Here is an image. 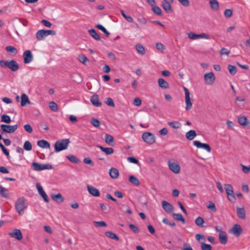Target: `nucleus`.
I'll use <instances>...</instances> for the list:
<instances>
[{"instance_id": "f257e3e1", "label": "nucleus", "mask_w": 250, "mask_h": 250, "mask_svg": "<svg viewBox=\"0 0 250 250\" xmlns=\"http://www.w3.org/2000/svg\"><path fill=\"white\" fill-rule=\"evenodd\" d=\"M28 203L24 197H21L17 199L15 204V209L20 215L24 213V210L28 207Z\"/></svg>"}, {"instance_id": "f03ea898", "label": "nucleus", "mask_w": 250, "mask_h": 250, "mask_svg": "<svg viewBox=\"0 0 250 250\" xmlns=\"http://www.w3.org/2000/svg\"><path fill=\"white\" fill-rule=\"evenodd\" d=\"M70 143L69 139H60L56 142L54 145L55 151L56 152L66 149Z\"/></svg>"}, {"instance_id": "7ed1b4c3", "label": "nucleus", "mask_w": 250, "mask_h": 250, "mask_svg": "<svg viewBox=\"0 0 250 250\" xmlns=\"http://www.w3.org/2000/svg\"><path fill=\"white\" fill-rule=\"evenodd\" d=\"M0 65L2 67H7L13 71H16L19 68V65L14 60L5 61L3 60H0Z\"/></svg>"}, {"instance_id": "20e7f679", "label": "nucleus", "mask_w": 250, "mask_h": 250, "mask_svg": "<svg viewBox=\"0 0 250 250\" xmlns=\"http://www.w3.org/2000/svg\"><path fill=\"white\" fill-rule=\"evenodd\" d=\"M56 31L53 30H40L36 33V38L38 40H42L45 37L49 35H55Z\"/></svg>"}, {"instance_id": "39448f33", "label": "nucleus", "mask_w": 250, "mask_h": 250, "mask_svg": "<svg viewBox=\"0 0 250 250\" xmlns=\"http://www.w3.org/2000/svg\"><path fill=\"white\" fill-rule=\"evenodd\" d=\"M17 128V125H11L5 124H1L0 125V132L1 133V134H3L4 132L8 133H12L15 132Z\"/></svg>"}, {"instance_id": "423d86ee", "label": "nucleus", "mask_w": 250, "mask_h": 250, "mask_svg": "<svg viewBox=\"0 0 250 250\" xmlns=\"http://www.w3.org/2000/svg\"><path fill=\"white\" fill-rule=\"evenodd\" d=\"M142 138L143 141L148 145H152L155 143L156 139L154 135L149 132L143 133Z\"/></svg>"}, {"instance_id": "0eeeda50", "label": "nucleus", "mask_w": 250, "mask_h": 250, "mask_svg": "<svg viewBox=\"0 0 250 250\" xmlns=\"http://www.w3.org/2000/svg\"><path fill=\"white\" fill-rule=\"evenodd\" d=\"M224 187L228 199L230 202H234L236 200V197L232 186L230 184H225Z\"/></svg>"}, {"instance_id": "6e6552de", "label": "nucleus", "mask_w": 250, "mask_h": 250, "mask_svg": "<svg viewBox=\"0 0 250 250\" xmlns=\"http://www.w3.org/2000/svg\"><path fill=\"white\" fill-rule=\"evenodd\" d=\"M188 37L191 40H196L199 39H209V36L206 33L197 34L193 32H190L188 33Z\"/></svg>"}, {"instance_id": "1a4fd4ad", "label": "nucleus", "mask_w": 250, "mask_h": 250, "mask_svg": "<svg viewBox=\"0 0 250 250\" xmlns=\"http://www.w3.org/2000/svg\"><path fill=\"white\" fill-rule=\"evenodd\" d=\"M23 58L25 63H29L33 59V56L29 50H25L23 53Z\"/></svg>"}, {"instance_id": "9d476101", "label": "nucleus", "mask_w": 250, "mask_h": 250, "mask_svg": "<svg viewBox=\"0 0 250 250\" xmlns=\"http://www.w3.org/2000/svg\"><path fill=\"white\" fill-rule=\"evenodd\" d=\"M204 79L207 84L211 85L214 82L215 77L212 72H209L204 75Z\"/></svg>"}, {"instance_id": "9b49d317", "label": "nucleus", "mask_w": 250, "mask_h": 250, "mask_svg": "<svg viewBox=\"0 0 250 250\" xmlns=\"http://www.w3.org/2000/svg\"><path fill=\"white\" fill-rule=\"evenodd\" d=\"M193 145L197 148H202L208 152L211 151V147L208 144H203L199 141H194L193 142Z\"/></svg>"}, {"instance_id": "f8f14e48", "label": "nucleus", "mask_w": 250, "mask_h": 250, "mask_svg": "<svg viewBox=\"0 0 250 250\" xmlns=\"http://www.w3.org/2000/svg\"><path fill=\"white\" fill-rule=\"evenodd\" d=\"M36 187L38 189V192L41 195V196L43 198L44 201L46 203L48 202L49 201L48 197L46 195L45 191H44L42 187L41 186V185L39 183H37Z\"/></svg>"}, {"instance_id": "ddd939ff", "label": "nucleus", "mask_w": 250, "mask_h": 250, "mask_svg": "<svg viewBox=\"0 0 250 250\" xmlns=\"http://www.w3.org/2000/svg\"><path fill=\"white\" fill-rule=\"evenodd\" d=\"M230 232L236 236H239L242 233L243 230L240 225L235 224L230 229Z\"/></svg>"}, {"instance_id": "4468645a", "label": "nucleus", "mask_w": 250, "mask_h": 250, "mask_svg": "<svg viewBox=\"0 0 250 250\" xmlns=\"http://www.w3.org/2000/svg\"><path fill=\"white\" fill-rule=\"evenodd\" d=\"M169 168L174 173L178 174L180 171V167L179 165L174 162H168Z\"/></svg>"}, {"instance_id": "2eb2a0df", "label": "nucleus", "mask_w": 250, "mask_h": 250, "mask_svg": "<svg viewBox=\"0 0 250 250\" xmlns=\"http://www.w3.org/2000/svg\"><path fill=\"white\" fill-rule=\"evenodd\" d=\"M162 206L164 209L168 213H169L174 210V208L173 206L167 201H162Z\"/></svg>"}, {"instance_id": "dca6fc26", "label": "nucleus", "mask_w": 250, "mask_h": 250, "mask_svg": "<svg viewBox=\"0 0 250 250\" xmlns=\"http://www.w3.org/2000/svg\"><path fill=\"white\" fill-rule=\"evenodd\" d=\"M238 122L240 125L250 128V122L246 117L243 116H239L238 117Z\"/></svg>"}, {"instance_id": "f3484780", "label": "nucleus", "mask_w": 250, "mask_h": 250, "mask_svg": "<svg viewBox=\"0 0 250 250\" xmlns=\"http://www.w3.org/2000/svg\"><path fill=\"white\" fill-rule=\"evenodd\" d=\"M87 189L89 194L94 197H99L100 195L99 190L92 186L88 185Z\"/></svg>"}, {"instance_id": "a211bd4d", "label": "nucleus", "mask_w": 250, "mask_h": 250, "mask_svg": "<svg viewBox=\"0 0 250 250\" xmlns=\"http://www.w3.org/2000/svg\"><path fill=\"white\" fill-rule=\"evenodd\" d=\"M9 235L12 238L17 239L18 240H21L22 238V235L21 230L19 229H15L13 232H10Z\"/></svg>"}, {"instance_id": "6ab92c4d", "label": "nucleus", "mask_w": 250, "mask_h": 250, "mask_svg": "<svg viewBox=\"0 0 250 250\" xmlns=\"http://www.w3.org/2000/svg\"><path fill=\"white\" fill-rule=\"evenodd\" d=\"M236 212L239 218L241 219H246V211L244 208H237Z\"/></svg>"}, {"instance_id": "aec40b11", "label": "nucleus", "mask_w": 250, "mask_h": 250, "mask_svg": "<svg viewBox=\"0 0 250 250\" xmlns=\"http://www.w3.org/2000/svg\"><path fill=\"white\" fill-rule=\"evenodd\" d=\"M219 240L220 243L222 245H225L227 243L228 237L226 232H222L219 234Z\"/></svg>"}, {"instance_id": "412c9836", "label": "nucleus", "mask_w": 250, "mask_h": 250, "mask_svg": "<svg viewBox=\"0 0 250 250\" xmlns=\"http://www.w3.org/2000/svg\"><path fill=\"white\" fill-rule=\"evenodd\" d=\"M90 101L96 106L99 107L102 105V103L99 101L98 96L96 94L93 95L91 97Z\"/></svg>"}, {"instance_id": "4be33fe9", "label": "nucleus", "mask_w": 250, "mask_h": 250, "mask_svg": "<svg viewBox=\"0 0 250 250\" xmlns=\"http://www.w3.org/2000/svg\"><path fill=\"white\" fill-rule=\"evenodd\" d=\"M172 2H163L161 6L166 11V12L169 13L172 11L171 3Z\"/></svg>"}, {"instance_id": "5701e85b", "label": "nucleus", "mask_w": 250, "mask_h": 250, "mask_svg": "<svg viewBox=\"0 0 250 250\" xmlns=\"http://www.w3.org/2000/svg\"><path fill=\"white\" fill-rule=\"evenodd\" d=\"M159 86L162 89H168L169 88L168 83L163 78H160L158 80Z\"/></svg>"}, {"instance_id": "b1692460", "label": "nucleus", "mask_w": 250, "mask_h": 250, "mask_svg": "<svg viewBox=\"0 0 250 250\" xmlns=\"http://www.w3.org/2000/svg\"><path fill=\"white\" fill-rule=\"evenodd\" d=\"M37 145L43 148H50V144L45 140H39L37 142Z\"/></svg>"}, {"instance_id": "393cba45", "label": "nucleus", "mask_w": 250, "mask_h": 250, "mask_svg": "<svg viewBox=\"0 0 250 250\" xmlns=\"http://www.w3.org/2000/svg\"><path fill=\"white\" fill-rule=\"evenodd\" d=\"M109 174L110 176L112 179H116L118 178V177L119 176V172L117 168H114V167H111L109 169Z\"/></svg>"}, {"instance_id": "a878e982", "label": "nucleus", "mask_w": 250, "mask_h": 250, "mask_svg": "<svg viewBox=\"0 0 250 250\" xmlns=\"http://www.w3.org/2000/svg\"><path fill=\"white\" fill-rule=\"evenodd\" d=\"M30 101H29L28 96L24 93H23L21 96V104L22 106L26 105L27 104H30Z\"/></svg>"}, {"instance_id": "bb28decb", "label": "nucleus", "mask_w": 250, "mask_h": 250, "mask_svg": "<svg viewBox=\"0 0 250 250\" xmlns=\"http://www.w3.org/2000/svg\"><path fill=\"white\" fill-rule=\"evenodd\" d=\"M52 199L58 203H62L63 202V198L61 193L52 194L51 195Z\"/></svg>"}, {"instance_id": "cd10ccee", "label": "nucleus", "mask_w": 250, "mask_h": 250, "mask_svg": "<svg viewBox=\"0 0 250 250\" xmlns=\"http://www.w3.org/2000/svg\"><path fill=\"white\" fill-rule=\"evenodd\" d=\"M98 147L106 155H110L114 152V149L112 147H104L101 146H98Z\"/></svg>"}, {"instance_id": "c85d7f7f", "label": "nucleus", "mask_w": 250, "mask_h": 250, "mask_svg": "<svg viewBox=\"0 0 250 250\" xmlns=\"http://www.w3.org/2000/svg\"><path fill=\"white\" fill-rule=\"evenodd\" d=\"M89 35L95 40L99 41L101 40V37L97 34L96 30L94 29H90L88 31Z\"/></svg>"}, {"instance_id": "c756f323", "label": "nucleus", "mask_w": 250, "mask_h": 250, "mask_svg": "<svg viewBox=\"0 0 250 250\" xmlns=\"http://www.w3.org/2000/svg\"><path fill=\"white\" fill-rule=\"evenodd\" d=\"M196 136V133L194 130H190L186 134V137L188 140H192Z\"/></svg>"}, {"instance_id": "7c9ffc66", "label": "nucleus", "mask_w": 250, "mask_h": 250, "mask_svg": "<svg viewBox=\"0 0 250 250\" xmlns=\"http://www.w3.org/2000/svg\"><path fill=\"white\" fill-rule=\"evenodd\" d=\"M0 195L1 197L8 198L9 197V192L7 189L4 188L0 185Z\"/></svg>"}, {"instance_id": "2f4dec72", "label": "nucleus", "mask_w": 250, "mask_h": 250, "mask_svg": "<svg viewBox=\"0 0 250 250\" xmlns=\"http://www.w3.org/2000/svg\"><path fill=\"white\" fill-rule=\"evenodd\" d=\"M185 103L186 104V110H189L192 106V103L191 101L190 95L185 96Z\"/></svg>"}, {"instance_id": "473e14b6", "label": "nucleus", "mask_w": 250, "mask_h": 250, "mask_svg": "<svg viewBox=\"0 0 250 250\" xmlns=\"http://www.w3.org/2000/svg\"><path fill=\"white\" fill-rule=\"evenodd\" d=\"M209 4L211 8L214 11H216L219 9V3L216 0H210Z\"/></svg>"}, {"instance_id": "72a5a7b5", "label": "nucleus", "mask_w": 250, "mask_h": 250, "mask_svg": "<svg viewBox=\"0 0 250 250\" xmlns=\"http://www.w3.org/2000/svg\"><path fill=\"white\" fill-rule=\"evenodd\" d=\"M66 157L68 160L72 163L78 164L80 162V160L74 155L69 154Z\"/></svg>"}, {"instance_id": "f704fd0d", "label": "nucleus", "mask_w": 250, "mask_h": 250, "mask_svg": "<svg viewBox=\"0 0 250 250\" xmlns=\"http://www.w3.org/2000/svg\"><path fill=\"white\" fill-rule=\"evenodd\" d=\"M129 181L136 186H138L140 185L139 179L135 176L131 175L129 177Z\"/></svg>"}, {"instance_id": "c9c22d12", "label": "nucleus", "mask_w": 250, "mask_h": 250, "mask_svg": "<svg viewBox=\"0 0 250 250\" xmlns=\"http://www.w3.org/2000/svg\"><path fill=\"white\" fill-rule=\"evenodd\" d=\"M42 164L37 162H33L31 165V168L35 171H42Z\"/></svg>"}, {"instance_id": "e433bc0d", "label": "nucleus", "mask_w": 250, "mask_h": 250, "mask_svg": "<svg viewBox=\"0 0 250 250\" xmlns=\"http://www.w3.org/2000/svg\"><path fill=\"white\" fill-rule=\"evenodd\" d=\"M172 215L177 221H181L182 224L185 223V219L181 214L173 213Z\"/></svg>"}, {"instance_id": "4c0bfd02", "label": "nucleus", "mask_w": 250, "mask_h": 250, "mask_svg": "<svg viewBox=\"0 0 250 250\" xmlns=\"http://www.w3.org/2000/svg\"><path fill=\"white\" fill-rule=\"evenodd\" d=\"M135 47H136L137 52L139 54H140L142 55H143L145 54L146 51H145V48L141 44H136Z\"/></svg>"}, {"instance_id": "58836bf2", "label": "nucleus", "mask_w": 250, "mask_h": 250, "mask_svg": "<svg viewBox=\"0 0 250 250\" xmlns=\"http://www.w3.org/2000/svg\"><path fill=\"white\" fill-rule=\"evenodd\" d=\"M106 236L111 239H114L116 240H119V238L118 236L114 232L111 231H106L105 233Z\"/></svg>"}, {"instance_id": "ea45409f", "label": "nucleus", "mask_w": 250, "mask_h": 250, "mask_svg": "<svg viewBox=\"0 0 250 250\" xmlns=\"http://www.w3.org/2000/svg\"><path fill=\"white\" fill-rule=\"evenodd\" d=\"M78 60L83 64H86V62L88 61L87 57L83 54L79 55Z\"/></svg>"}, {"instance_id": "a19ab883", "label": "nucleus", "mask_w": 250, "mask_h": 250, "mask_svg": "<svg viewBox=\"0 0 250 250\" xmlns=\"http://www.w3.org/2000/svg\"><path fill=\"white\" fill-rule=\"evenodd\" d=\"M0 121L9 124L11 122V120L9 116L6 114H3L1 117Z\"/></svg>"}, {"instance_id": "79ce46f5", "label": "nucleus", "mask_w": 250, "mask_h": 250, "mask_svg": "<svg viewBox=\"0 0 250 250\" xmlns=\"http://www.w3.org/2000/svg\"><path fill=\"white\" fill-rule=\"evenodd\" d=\"M204 222L205 221L203 218L200 216L198 217L195 220V224L200 227H203V224Z\"/></svg>"}, {"instance_id": "37998d69", "label": "nucleus", "mask_w": 250, "mask_h": 250, "mask_svg": "<svg viewBox=\"0 0 250 250\" xmlns=\"http://www.w3.org/2000/svg\"><path fill=\"white\" fill-rule=\"evenodd\" d=\"M105 142L106 143L108 144H110L113 142L114 141V138L110 134H105V137H104Z\"/></svg>"}, {"instance_id": "c03bdc74", "label": "nucleus", "mask_w": 250, "mask_h": 250, "mask_svg": "<svg viewBox=\"0 0 250 250\" xmlns=\"http://www.w3.org/2000/svg\"><path fill=\"white\" fill-rule=\"evenodd\" d=\"M49 106L50 108L53 111L56 112L58 110L57 104L54 102H50L49 103Z\"/></svg>"}, {"instance_id": "a18cd8bd", "label": "nucleus", "mask_w": 250, "mask_h": 250, "mask_svg": "<svg viewBox=\"0 0 250 250\" xmlns=\"http://www.w3.org/2000/svg\"><path fill=\"white\" fill-rule=\"evenodd\" d=\"M152 10L153 12L157 15H162V10L161 8L154 5L153 6L151 7Z\"/></svg>"}, {"instance_id": "49530a36", "label": "nucleus", "mask_w": 250, "mask_h": 250, "mask_svg": "<svg viewBox=\"0 0 250 250\" xmlns=\"http://www.w3.org/2000/svg\"><path fill=\"white\" fill-rule=\"evenodd\" d=\"M228 69L230 74L234 75L237 72V68L234 65L229 64L228 65Z\"/></svg>"}, {"instance_id": "de8ad7c7", "label": "nucleus", "mask_w": 250, "mask_h": 250, "mask_svg": "<svg viewBox=\"0 0 250 250\" xmlns=\"http://www.w3.org/2000/svg\"><path fill=\"white\" fill-rule=\"evenodd\" d=\"M96 27L99 29V30H101L103 32H104L106 36L108 37L110 35V33L107 31V30L101 24H97L96 25Z\"/></svg>"}, {"instance_id": "09e8293b", "label": "nucleus", "mask_w": 250, "mask_h": 250, "mask_svg": "<svg viewBox=\"0 0 250 250\" xmlns=\"http://www.w3.org/2000/svg\"><path fill=\"white\" fill-rule=\"evenodd\" d=\"M129 227L130 229L135 234H138L140 232L139 229L135 225L133 224H130L129 225Z\"/></svg>"}, {"instance_id": "8fccbe9b", "label": "nucleus", "mask_w": 250, "mask_h": 250, "mask_svg": "<svg viewBox=\"0 0 250 250\" xmlns=\"http://www.w3.org/2000/svg\"><path fill=\"white\" fill-rule=\"evenodd\" d=\"M23 148L26 151L31 150L32 148L31 143L28 141H25L23 145Z\"/></svg>"}, {"instance_id": "3c124183", "label": "nucleus", "mask_w": 250, "mask_h": 250, "mask_svg": "<svg viewBox=\"0 0 250 250\" xmlns=\"http://www.w3.org/2000/svg\"><path fill=\"white\" fill-rule=\"evenodd\" d=\"M168 125L173 128H178L180 127V124L177 121L168 122Z\"/></svg>"}, {"instance_id": "603ef678", "label": "nucleus", "mask_w": 250, "mask_h": 250, "mask_svg": "<svg viewBox=\"0 0 250 250\" xmlns=\"http://www.w3.org/2000/svg\"><path fill=\"white\" fill-rule=\"evenodd\" d=\"M6 50L12 53L15 54H16L18 53L17 49L14 46H7L5 47Z\"/></svg>"}, {"instance_id": "864d4df0", "label": "nucleus", "mask_w": 250, "mask_h": 250, "mask_svg": "<svg viewBox=\"0 0 250 250\" xmlns=\"http://www.w3.org/2000/svg\"><path fill=\"white\" fill-rule=\"evenodd\" d=\"M201 248L202 250H211L212 246L209 244L202 243L201 244Z\"/></svg>"}, {"instance_id": "5fc2aeb1", "label": "nucleus", "mask_w": 250, "mask_h": 250, "mask_svg": "<svg viewBox=\"0 0 250 250\" xmlns=\"http://www.w3.org/2000/svg\"><path fill=\"white\" fill-rule=\"evenodd\" d=\"M90 123L94 126L96 127H98L100 125V121L95 118H92Z\"/></svg>"}, {"instance_id": "6e6d98bb", "label": "nucleus", "mask_w": 250, "mask_h": 250, "mask_svg": "<svg viewBox=\"0 0 250 250\" xmlns=\"http://www.w3.org/2000/svg\"><path fill=\"white\" fill-rule=\"evenodd\" d=\"M94 224L95 226L99 227H105L107 226L104 221H94Z\"/></svg>"}, {"instance_id": "4d7b16f0", "label": "nucleus", "mask_w": 250, "mask_h": 250, "mask_svg": "<svg viewBox=\"0 0 250 250\" xmlns=\"http://www.w3.org/2000/svg\"><path fill=\"white\" fill-rule=\"evenodd\" d=\"M156 48L158 50L162 52H163L165 49L164 45L160 42L156 43Z\"/></svg>"}, {"instance_id": "13d9d810", "label": "nucleus", "mask_w": 250, "mask_h": 250, "mask_svg": "<svg viewBox=\"0 0 250 250\" xmlns=\"http://www.w3.org/2000/svg\"><path fill=\"white\" fill-rule=\"evenodd\" d=\"M105 103L110 106H111L113 107L115 106L114 102L113 100L110 98H107L106 99V101L105 102Z\"/></svg>"}, {"instance_id": "bf43d9fd", "label": "nucleus", "mask_w": 250, "mask_h": 250, "mask_svg": "<svg viewBox=\"0 0 250 250\" xmlns=\"http://www.w3.org/2000/svg\"><path fill=\"white\" fill-rule=\"evenodd\" d=\"M232 15V10L230 9H226L224 11V15L227 18H230Z\"/></svg>"}, {"instance_id": "052dcab7", "label": "nucleus", "mask_w": 250, "mask_h": 250, "mask_svg": "<svg viewBox=\"0 0 250 250\" xmlns=\"http://www.w3.org/2000/svg\"><path fill=\"white\" fill-rule=\"evenodd\" d=\"M208 208L210 209L211 211L215 212L216 210V208L215 207V204L211 201L208 202Z\"/></svg>"}, {"instance_id": "680f3d73", "label": "nucleus", "mask_w": 250, "mask_h": 250, "mask_svg": "<svg viewBox=\"0 0 250 250\" xmlns=\"http://www.w3.org/2000/svg\"><path fill=\"white\" fill-rule=\"evenodd\" d=\"M242 169L244 173H248L250 171V166H246L241 164Z\"/></svg>"}, {"instance_id": "e2e57ef3", "label": "nucleus", "mask_w": 250, "mask_h": 250, "mask_svg": "<svg viewBox=\"0 0 250 250\" xmlns=\"http://www.w3.org/2000/svg\"><path fill=\"white\" fill-rule=\"evenodd\" d=\"M24 129L28 133H31L33 131V129L29 124H26L23 126Z\"/></svg>"}, {"instance_id": "0e129e2a", "label": "nucleus", "mask_w": 250, "mask_h": 250, "mask_svg": "<svg viewBox=\"0 0 250 250\" xmlns=\"http://www.w3.org/2000/svg\"><path fill=\"white\" fill-rule=\"evenodd\" d=\"M181 5L184 6L188 7L190 5L188 0H178Z\"/></svg>"}, {"instance_id": "69168bd1", "label": "nucleus", "mask_w": 250, "mask_h": 250, "mask_svg": "<svg viewBox=\"0 0 250 250\" xmlns=\"http://www.w3.org/2000/svg\"><path fill=\"white\" fill-rule=\"evenodd\" d=\"M83 163L85 164L90 165L92 166L94 165L93 162L89 157L84 158L83 159Z\"/></svg>"}, {"instance_id": "338daca9", "label": "nucleus", "mask_w": 250, "mask_h": 250, "mask_svg": "<svg viewBox=\"0 0 250 250\" xmlns=\"http://www.w3.org/2000/svg\"><path fill=\"white\" fill-rule=\"evenodd\" d=\"M133 104L136 106H140L142 104V101L139 98H135L133 100Z\"/></svg>"}, {"instance_id": "774afa93", "label": "nucleus", "mask_w": 250, "mask_h": 250, "mask_svg": "<svg viewBox=\"0 0 250 250\" xmlns=\"http://www.w3.org/2000/svg\"><path fill=\"white\" fill-rule=\"evenodd\" d=\"M183 250H193L190 245L187 243H185L183 245Z\"/></svg>"}]
</instances>
